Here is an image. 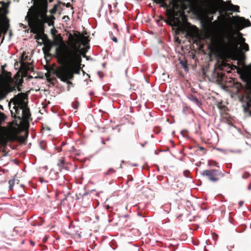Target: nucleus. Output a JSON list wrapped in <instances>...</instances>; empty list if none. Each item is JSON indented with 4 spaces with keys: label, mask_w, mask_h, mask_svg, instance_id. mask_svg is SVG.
<instances>
[{
    "label": "nucleus",
    "mask_w": 251,
    "mask_h": 251,
    "mask_svg": "<svg viewBox=\"0 0 251 251\" xmlns=\"http://www.w3.org/2000/svg\"><path fill=\"white\" fill-rule=\"evenodd\" d=\"M77 43H72L71 48L64 46L57 50V62L61 65L56 68L54 74L61 81L72 84L70 79L74 78L75 74H78L82 61L79 46Z\"/></svg>",
    "instance_id": "nucleus-1"
},
{
    "label": "nucleus",
    "mask_w": 251,
    "mask_h": 251,
    "mask_svg": "<svg viewBox=\"0 0 251 251\" xmlns=\"http://www.w3.org/2000/svg\"><path fill=\"white\" fill-rule=\"evenodd\" d=\"M47 12V0H41L34 2L30 7L25 20L28 22L31 32L44 34L45 24L47 23L49 26L54 25L55 17L53 16H48Z\"/></svg>",
    "instance_id": "nucleus-2"
},
{
    "label": "nucleus",
    "mask_w": 251,
    "mask_h": 251,
    "mask_svg": "<svg viewBox=\"0 0 251 251\" xmlns=\"http://www.w3.org/2000/svg\"><path fill=\"white\" fill-rule=\"evenodd\" d=\"M6 64L0 67V101L5 99L10 92L14 91L15 85L23 84L24 80L19 73H17L14 78L12 74L5 69Z\"/></svg>",
    "instance_id": "nucleus-3"
},
{
    "label": "nucleus",
    "mask_w": 251,
    "mask_h": 251,
    "mask_svg": "<svg viewBox=\"0 0 251 251\" xmlns=\"http://www.w3.org/2000/svg\"><path fill=\"white\" fill-rule=\"evenodd\" d=\"M25 100H27V95L24 93H19L10 100L9 106H10L11 102L14 105L13 106L14 112L13 110L10 111L12 117H13L15 119H18L16 117L20 115L21 110H22L23 107L27 106Z\"/></svg>",
    "instance_id": "nucleus-4"
},
{
    "label": "nucleus",
    "mask_w": 251,
    "mask_h": 251,
    "mask_svg": "<svg viewBox=\"0 0 251 251\" xmlns=\"http://www.w3.org/2000/svg\"><path fill=\"white\" fill-rule=\"evenodd\" d=\"M184 8L175 10L174 9L167 10V14L168 20L166 22L170 25L178 27L181 25V23L187 20L186 16L183 11Z\"/></svg>",
    "instance_id": "nucleus-5"
},
{
    "label": "nucleus",
    "mask_w": 251,
    "mask_h": 251,
    "mask_svg": "<svg viewBox=\"0 0 251 251\" xmlns=\"http://www.w3.org/2000/svg\"><path fill=\"white\" fill-rule=\"evenodd\" d=\"M237 73L240 75V77L242 80L247 83V88L251 92V64L248 66V68L243 69L238 68ZM251 107V99L246 102V106L244 107V110L248 112L251 116V111L250 110Z\"/></svg>",
    "instance_id": "nucleus-6"
},
{
    "label": "nucleus",
    "mask_w": 251,
    "mask_h": 251,
    "mask_svg": "<svg viewBox=\"0 0 251 251\" xmlns=\"http://www.w3.org/2000/svg\"><path fill=\"white\" fill-rule=\"evenodd\" d=\"M201 174L213 183L218 182L225 175L224 172L218 169L205 170L201 172Z\"/></svg>",
    "instance_id": "nucleus-7"
},
{
    "label": "nucleus",
    "mask_w": 251,
    "mask_h": 251,
    "mask_svg": "<svg viewBox=\"0 0 251 251\" xmlns=\"http://www.w3.org/2000/svg\"><path fill=\"white\" fill-rule=\"evenodd\" d=\"M224 37L226 38L227 41H225L224 38L220 39L219 44L221 47L226 49L236 48L237 47L238 44L236 43V39L232 35L228 33L226 34Z\"/></svg>",
    "instance_id": "nucleus-8"
},
{
    "label": "nucleus",
    "mask_w": 251,
    "mask_h": 251,
    "mask_svg": "<svg viewBox=\"0 0 251 251\" xmlns=\"http://www.w3.org/2000/svg\"><path fill=\"white\" fill-rule=\"evenodd\" d=\"M18 121L15 120L14 123L18 127L23 126L25 122L28 124V120L31 117V114L29 108L27 106H25L22 109V116L18 115L17 117Z\"/></svg>",
    "instance_id": "nucleus-9"
},
{
    "label": "nucleus",
    "mask_w": 251,
    "mask_h": 251,
    "mask_svg": "<svg viewBox=\"0 0 251 251\" xmlns=\"http://www.w3.org/2000/svg\"><path fill=\"white\" fill-rule=\"evenodd\" d=\"M69 39L70 40V43L68 44L70 47L69 48H71V44L72 43H77L76 45L77 46L80 47V45L79 44V40L81 42L82 44L84 46H86V44L88 43L89 40L87 37H85L81 35L79 33L77 34H75L74 36L72 35L71 34L69 35ZM80 47H79L80 48ZM80 53V50H79Z\"/></svg>",
    "instance_id": "nucleus-10"
},
{
    "label": "nucleus",
    "mask_w": 251,
    "mask_h": 251,
    "mask_svg": "<svg viewBox=\"0 0 251 251\" xmlns=\"http://www.w3.org/2000/svg\"><path fill=\"white\" fill-rule=\"evenodd\" d=\"M236 29L239 31L245 27H249L251 25V23L248 19H246L242 17H238L234 21Z\"/></svg>",
    "instance_id": "nucleus-11"
},
{
    "label": "nucleus",
    "mask_w": 251,
    "mask_h": 251,
    "mask_svg": "<svg viewBox=\"0 0 251 251\" xmlns=\"http://www.w3.org/2000/svg\"><path fill=\"white\" fill-rule=\"evenodd\" d=\"M9 21L7 18H5L0 23V38L2 37V41L4 39V35L6 34L8 29L9 25Z\"/></svg>",
    "instance_id": "nucleus-12"
},
{
    "label": "nucleus",
    "mask_w": 251,
    "mask_h": 251,
    "mask_svg": "<svg viewBox=\"0 0 251 251\" xmlns=\"http://www.w3.org/2000/svg\"><path fill=\"white\" fill-rule=\"evenodd\" d=\"M221 3V6L225 11L239 12V6L232 4L229 2L228 5H226L223 0H219Z\"/></svg>",
    "instance_id": "nucleus-13"
},
{
    "label": "nucleus",
    "mask_w": 251,
    "mask_h": 251,
    "mask_svg": "<svg viewBox=\"0 0 251 251\" xmlns=\"http://www.w3.org/2000/svg\"><path fill=\"white\" fill-rule=\"evenodd\" d=\"M21 66H20V70L23 73L26 74L28 71L33 72L34 70V68L33 67H31V64L30 63H28L27 64L25 63L23 60V59L20 61Z\"/></svg>",
    "instance_id": "nucleus-14"
},
{
    "label": "nucleus",
    "mask_w": 251,
    "mask_h": 251,
    "mask_svg": "<svg viewBox=\"0 0 251 251\" xmlns=\"http://www.w3.org/2000/svg\"><path fill=\"white\" fill-rule=\"evenodd\" d=\"M56 40H57L58 42H59L61 44V45H59L57 42H55L53 44L54 45H55V46H58V47L55 50L56 58L57 59V53H58L57 50L61 48H63V47H64V46H66L67 47V46L64 43L63 38L61 37L60 34H58L56 36ZM68 47H69L68 46Z\"/></svg>",
    "instance_id": "nucleus-15"
},
{
    "label": "nucleus",
    "mask_w": 251,
    "mask_h": 251,
    "mask_svg": "<svg viewBox=\"0 0 251 251\" xmlns=\"http://www.w3.org/2000/svg\"><path fill=\"white\" fill-rule=\"evenodd\" d=\"M52 46L53 44L50 41L45 43L44 47L43 48V51L44 53L45 54L49 53L51 50Z\"/></svg>",
    "instance_id": "nucleus-16"
},
{
    "label": "nucleus",
    "mask_w": 251,
    "mask_h": 251,
    "mask_svg": "<svg viewBox=\"0 0 251 251\" xmlns=\"http://www.w3.org/2000/svg\"><path fill=\"white\" fill-rule=\"evenodd\" d=\"M8 5L4 1H0V13L5 15L7 13Z\"/></svg>",
    "instance_id": "nucleus-17"
},
{
    "label": "nucleus",
    "mask_w": 251,
    "mask_h": 251,
    "mask_svg": "<svg viewBox=\"0 0 251 251\" xmlns=\"http://www.w3.org/2000/svg\"><path fill=\"white\" fill-rule=\"evenodd\" d=\"M183 184L178 181L176 182L175 183L172 185V188L173 190L177 192H180L182 190V186Z\"/></svg>",
    "instance_id": "nucleus-18"
},
{
    "label": "nucleus",
    "mask_w": 251,
    "mask_h": 251,
    "mask_svg": "<svg viewBox=\"0 0 251 251\" xmlns=\"http://www.w3.org/2000/svg\"><path fill=\"white\" fill-rule=\"evenodd\" d=\"M5 132V127L0 126V144H2L5 141L4 135Z\"/></svg>",
    "instance_id": "nucleus-19"
},
{
    "label": "nucleus",
    "mask_w": 251,
    "mask_h": 251,
    "mask_svg": "<svg viewBox=\"0 0 251 251\" xmlns=\"http://www.w3.org/2000/svg\"><path fill=\"white\" fill-rule=\"evenodd\" d=\"M154 3L160 4V7L163 8H168V5L165 2L166 0H152Z\"/></svg>",
    "instance_id": "nucleus-20"
},
{
    "label": "nucleus",
    "mask_w": 251,
    "mask_h": 251,
    "mask_svg": "<svg viewBox=\"0 0 251 251\" xmlns=\"http://www.w3.org/2000/svg\"><path fill=\"white\" fill-rule=\"evenodd\" d=\"M217 107L220 110V113L223 112H226L228 110L227 107L223 105L222 102H218L217 104Z\"/></svg>",
    "instance_id": "nucleus-21"
},
{
    "label": "nucleus",
    "mask_w": 251,
    "mask_h": 251,
    "mask_svg": "<svg viewBox=\"0 0 251 251\" xmlns=\"http://www.w3.org/2000/svg\"><path fill=\"white\" fill-rule=\"evenodd\" d=\"M241 41L242 43V50H244L245 51H247L249 50V45L245 42V39L243 37L241 38Z\"/></svg>",
    "instance_id": "nucleus-22"
},
{
    "label": "nucleus",
    "mask_w": 251,
    "mask_h": 251,
    "mask_svg": "<svg viewBox=\"0 0 251 251\" xmlns=\"http://www.w3.org/2000/svg\"><path fill=\"white\" fill-rule=\"evenodd\" d=\"M188 98L190 100L193 101L194 103H195L197 105H200L201 103V102L199 101L198 99L195 96L191 95L188 97Z\"/></svg>",
    "instance_id": "nucleus-23"
},
{
    "label": "nucleus",
    "mask_w": 251,
    "mask_h": 251,
    "mask_svg": "<svg viewBox=\"0 0 251 251\" xmlns=\"http://www.w3.org/2000/svg\"><path fill=\"white\" fill-rule=\"evenodd\" d=\"M179 63L181 65V67L184 69L185 71H186L188 70V68L187 67V63L186 60H180Z\"/></svg>",
    "instance_id": "nucleus-24"
},
{
    "label": "nucleus",
    "mask_w": 251,
    "mask_h": 251,
    "mask_svg": "<svg viewBox=\"0 0 251 251\" xmlns=\"http://www.w3.org/2000/svg\"><path fill=\"white\" fill-rule=\"evenodd\" d=\"M220 114L222 118L226 119V120H227L228 118L229 117V116L228 114L226 112V111L225 112H223L221 113Z\"/></svg>",
    "instance_id": "nucleus-25"
},
{
    "label": "nucleus",
    "mask_w": 251,
    "mask_h": 251,
    "mask_svg": "<svg viewBox=\"0 0 251 251\" xmlns=\"http://www.w3.org/2000/svg\"><path fill=\"white\" fill-rule=\"evenodd\" d=\"M64 164V160L63 157H61L57 163V165L59 166L60 168L63 167V165Z\"/></svg>",
    "instance_id": "nucleus-26"
},
{
    "label": "nucleus",
    "mask_w": 251,
    "mask_h": 251,
    "mask_svg": "<svg viewBox=\"0 0 251 251\" xmlns=\"http://www.w3.org/2000/svg\"><path fill=\"white\" fill-rule=\"evenodd\" d=\"M34 33L36 34L34 37H35V39L36 40H39L42 38V35H45L44 33L43 34V33H40L39 32H36V33Z\"/></svg>",
    "instance_id": "nucleus-27"
},
{
    "label": "nucleus",
    "mask_w": 251,
    "mask_h": 251,
    "mask_svg": "<svg viewBox=\"0 0 251 251\" xmlns=\"http://www.w3.org/2000/svg\"><path fill=\"white\" fill-rule=\"evenodd\" d=\"M251 176V174L248 172H244L242 174V177L244 179H247Z\"/></svg>",
    "instance_id": "nucleus-28"
},
{
    "label": "nucleus",
    "mask_w": 251,
    "mask_h": 251,
    "mask_svg": "<svg viewBox=\"0 0 251 251\" xmlns=\"http://www.w3.org/2000/svg\"><path fill=\"white\" fill-rule=\"evenodd\" d=\"M58 5H54L53 8L50 10V12L51 14H55L56 12Z\"/></svg>",
    "instance_id": "nucleus-29"
},
{
    "label": "nucleus",
    "mask_w": 251,
    "mask_h": 251,
    "mask_svg": "<svg viewBox=\"0 0 251 251\" xmlns=\"http://www.w3.org/2000/svg\"><path fill=\"white\" fill-rule=\"evenodd\" d=\"M6 118V117L5 115L3 113H2L0 111V121H4L5 120Z\"/></svg>",
    "instance_id": "nucleus-30"
},
{
    "label": "nucleus",
    "mask_w": 251,
    "mask_h": 251,
    "mask_svg": "<svg viewBox=\"0 0 251 251\" xmlns=\"http://www.w3.org/2000/svg\"><path fill=\"white\" fill-rule=\"evenodd\" d=\"M22 85V84H20V85H18V84H16L15 85V89L14 90V91H15L16 90H17L18 91L20 92L22 91V89L21 88H20V86H21Z\"/></svg>",
    "instance_id": "nucleus-31"
},
{
    "label": "nucleus",
    "mask_w": 251,
    "mask_h": 251,
    "mask_svg": "<svg viewBox=\"0 0 251 251\" xmlns=\"http://www.w3.org/2000/svg\"><path fill=\"white\" fill-rule=\"evenodd\" d=\"M14 183V180H10L9 181V189H12L13 188V185Z\"/></svg>",
    "instance_id": "nucleus-32"
},
{
    "label": "nucleus",
    "mask_w": 251,
    "mask_h": 251,
    "mask_svg": "<svg viewBox=\"0 0 251 251\" xmlns=\"http://www.w3.org/2000/svg\"><path fill=\"white\" fill-rule=\"evenodd\" d=\"M115 172V171L113 169H109L106 173V175H109Z\"/></svg>",
    "instance_id": "nucleus-33"
},
{
    "label": "nucleus",
    "mask_w": 251,
    "mask_h": 251,
    "mask_svg": "<svg viewBox=\"0 0 251 251\" xmlns=\"http://www.w3.org/2000/svg\"><path fill=\"white\" fill-rule=\"evenodd\" d=\"M184 175L186 176V177H189V174H190V172L189 171H184Z\"/></svg>",
    "instance_id": "nucleus-34"
},
{
    "label": "nucleus",
    "mask_w": 251,
    "mask_h": 251,
    "mask_svg": "<svg viewBox=\"0 0 251 251\" xmlns=\"http://www.w3.org/2000/svg\"><path fill=\"white\" fill-rule=\"evenodd\" d=\"M198 150L201 151H204V153H205V152H206V151H205L206 150H205V148H204L202 147H199V149H198Z\"/></svg>",
    "instance_id": "nucleus-35"
},
{
    "label": "nucleus",
    "mask_w": 251,
    "mask_h": 251,
    "mask_svg": "<svg viewBox=\"0 0 251 251\" xmlns=\"http://www.w3.org/2000/svg\"><path fill=\"white\" fill-rule=\"evenodd\" d=\"M64 5H65L67 7H72V8L73 9V7L72 6L71 4H70V2H68L66 4H65V3H64L63 4Z\"/></svg>",
    "instance_id": "nucleus-36"
},
{
    "label": "nucleus",
    "mask_w": 251,
    "mask_h": 251,
    "mask_svg": "<svg viewBox=\"0 0 251 251\" xmlns=\"http://www.w3.org/2000/svg\"><path fill=\"white\" fill-rule=\"evenodd\" d=\"M63 19H64L65 21H68L70 20V18L68 16H64L63 17Z\"/></svg>",
    "instance_id": "nucleus-37"
},
{
    "label": "nucleus",
    "mask_w": 251,
    "mask_h": 251,
    "mask_svg": "<svg viewBox=\"0 0 251 251\" xmlns=\"http://www.w3.org/2000/svg\"><path fill=\"white\" fill-rule=\"evenodd\" d=\"M111 39L112 40V41L113 42H114L115 43H117L118 42L117 38L116 37L113 36V37H112Z\"/></svg>",
    "instance_id": "nucleus-38"
},
{
    "label": "nucleus",
    "mask_w": 251,
    "mask_h": 251,
    "mask_svg": "<svg viewBox=\"0 0 251 251\" xmlns=\"http://www.w3.org/2000/svg\"><path fill=\"white\" fill-rule=\"evenodd\" d=\"M215 12H216V10L215 9H212L210 11V13L211 14H214V13H215Z\"/></svg>",
    "instance_id": "nucleus-39"
},
{
    "label": "nucleus",
    "mask_w": 251,
    "mask_h": 251,
    "mask_svg": "<svg viewBox=\"0 0 251 251\" xmlns=\"http://www.w3.org/2000/svg\"><path fill=\"white\" fill-rule=\"evenodd\" d=\"M98 75L100 77H102L103 75H102V73L101 72H99Z\"/></svg>",
    "instance_id": "nucleus-40"
},
{
    "label": "nucleus",
    "mask_w": 251,
    "mask_h": 251,
    "mask_svg": "<svg viewBox=\"0 0 251 251\" xmlns=\"http://www.w3.org/2000/svg\"><path fill=\"white\" fill-rule=\"evenodd\" d=\"M113 27H114V28H115V29H116L117 30H118V25H117V24H113Z\"/></svg>",
    "instance_id": "nucleus-41"
},
{
    "label": "nucleus",
    "mask_w": 251,
    "mask_h": 251,
    "mask_svg": "<svg viewBox=\"0 0 251 251\" xmlns=\"http://www.w3.org/2000/svg\"><path fill=\"white\" fill-rule=\"evenodd\" d=\"M57 32V30H55V29H51V33H52V34H54L55 32Z\"/></svg>",
    "instance_id": "nucleus-42"
},
{
    "label": "nucleus",
    "mask_w": 251,
    "mask_h": 251,
    "mask_svg": "<svg viewBox=\"0 0 251 251\" xmlns=\"http://www.w3.org/2000/svg\"><path fill=\"white\" fill-rule=\"evenodd\" d=\"M187 35L190 36H193V33L192 32H188L187 33Z\"/></svg>",
    "instance_id": "nucleus-43"
},
{
    "label": "nucleus",
    "mask_w": 251,
    "mask_h": 251,
    "mask_svg": "<svg viewBox=\"0 0 251 251\" xmlns=\"http://www.w3.org/2000/svg\"><path fill=\"white\" fill-rule=\"evenodd\" d=\"M248 189L249 190H251V183L250 184V185L248 187Z\"/></svg>",
    "instance_id": "nucleus-44"
},
{
    "label": "nucleus",
    "mask_w": 251,
    "mask_h": 251,
    "mask_svg": "<svg viewBox=\"0 0 251 251\" xmlns=\"http://www.w3.org/2000/svg\"><path fill=\"white\" fill-rule=\"evenodd\" d=\"M87 195H88V193H85L83 195H82V197H85V196H87Z\"/></svg>",
    "instance_id": "nucleus-45"
},
{
    "label": "nucleus",
    "mask_w": 251,
    "mask_h": 251,
    "mask_svg": "<svg viewBox=\"0 0 251 251\" xmlns=\"http://www.w3.org/2000/svg\"><path fill=\"white\" fill-rule=\"evenodd\" d=\"M213 20V17L212 16L211 18H209V21L211 22Z\"/></svg>",
    "instance_id": "nucleus-46"
},
{
    "label": "nucleus",
    "mask_w": 251,
    "mask_h": 251,
    "mask_svg": "<svg viewBox=\"0 0 251 251\" xmlns=\"http://www.w3.org/2000/svg\"><path fill=\"white\" fill-rule=\"evenodd\" d=\"M217 23H218V22L217 21H215L213 22V24H217Z\"/></svg>",
    "instance_id": "nucleus-47"
},
{
    "label": "nucleus",
    "mask_w": 251,
    "mask_h": 251,
    "mask_svg": "<svg viewBox=\"0 0 251 251\" xmlns=\"http://www.w3.org/2000/svg\"><path fill=\"white\" fill-rule=\"evenodd\" d=\"M0 109L3 110V106L1 105H0Z\"/></svg>",
    "instance_id": "nucleus-48"
},
{
    "label": "nucleus",
    "mask_w": 251,
    "mask_h": 251,
    "mask_svg": "<svg viewBox=\"0 0 251 251\" xmlns=\"http://www.w3.org/2000/svg\"><path fill=\"white\" fill-rule=\"evenodd\" d=\"M186 0V1H188V2H192V1L193 0Z\"/></svg>",
    "instance_id": "nucleus-49"
},
{
    "label": "nucleus",
    "mask_w": 251,
    "mask_h": 251,
    "mask_svg": "<svg viewBox=\"0 0 251 251\" xmlns=\"http://www.w3.org/2000/svg\"><path fill=\"white\" fill-rule=\"evenodd\" d=\"M110 208V206L109 205H107L106 207V209H108Z\"/></svg>",
    "instance_id": "nucleus-50"
},
{
    "label": "nucleus",
    "mask_w": 251,
    "mask_h": 251,
    "mask_svg": "<svg viewBox=\"0 0 251 251\" xmlns=\"http://www.w3.org/2000/svg\"><path fill=\"white\" fill-rule=\"evenodd\" d=\"M50 79L51 80H56V78H52Z\"/></svg>",
    "instance_id": "nucleus-51"
},
{
    "label": "nucleus",
    "mask_w": 251,
    "mask_h": 251,
    "mask_svg": "<svg viewBox=\"0 0 251 251\" xmlns=\"http://www.w3.org/2000/svg\"><path fill=\"white\" fill-rule=\"evenodd\" d=\"M53 1V0H49V2H52Z\"/></svg>",
    "instance_id": "nucleus-52"
},
{
    "label": "nucleus",
    "mask_w": 251,
    "mask_h": 251,
    "mask_svg": "<svg viewBox=\"0 0 251 251\" xmlns=\"http://www.w3.org/2000/svg\"><path fill=\"white\" fill-rule=\"evenodd\" d=\"M238 35H241H241H242V34H241V33H240V32H238Z\"/></svg>",
    "instance_id": "nucleus-53"
},
{
    "label": "nucleus",
    "mask_w": 251,
    "mask_h": 251,
    "mask_svg": "<svg viewBox=\"0 0 251 251\" xmlns=\"http://www.w3.org/2000/svg\"><path fill=\"white\" fill-rule=\"evenodd\" d=\"M239 204H240V205L241 206V205H242V202H239Z\"/></svg>",
    "instance_id": "nucleus-54"
},
{
    "label": "nucleus",
    "mask_w": 251,
    "mask_h": 251,
    "mask_svg": "<svg viewBox=\"0 0 251 251\" xmlns=\"http://www.w3.org/2000/svg\"><path fill=\"white\" fill-rule=\"evenodd\" d=\"M23 27L25 28H26V26L25 25V26H23Z\"/></svg>",
    "instance_id": "nucleus-55"
},
{
    "label": "nucleus",
    "mask_w": 251,
    "mask_h": 251,
    "mask_svg": "<svg viewBox=\"0 0 251 251\" xmlns=\"http://www.w3.org/2000/svg\"><path fill=\"white\" fill-rule=\"evenodd\" d=\"M179 2H180V3H182V1H181V0H179Z\"/></svg>",
    "instance_id": "nucleus-56"
},
{
    "label": "nucleus",
    "mask_w": 251,
    "mask_h": 251,
    "mask_svg": "<svg viewBox=\"0 0 251 251\" xmlns=\"http://www.w3.org/2000/svg\"><path fill=\"white\" fill-rule=\"evenodd\" d=\"M232 19H235V17H232Z\"/></svg>",
    "instance_id": "nucleus-57"
}]
</instances>
